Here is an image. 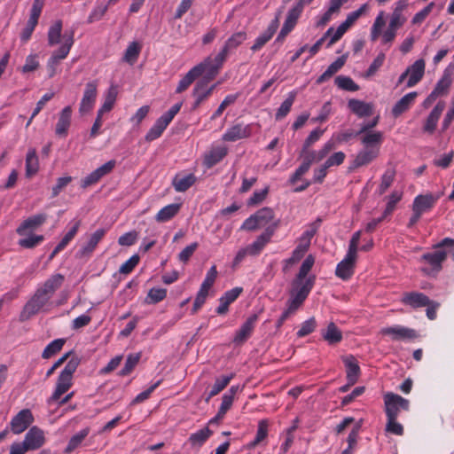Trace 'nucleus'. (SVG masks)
Here are the masks:
<instances>
[{
  "instance_id": "nucleus-1",
  "label": "nucleus",
  "mask_w": 454,
  "mask_h": 454,
  "mask_svg": "<svg viewBox=\"0 0 454 454\" xmlns=\"http://www.w3.org/2000/svg\"><path fill=\"white\" fill-rule=\"evenodd\" d=\"M406 8V0H399L395 3L386 29H383L386 25L385 12H379L370 29L371 41L375 42L380 38L382 45L390 47L397 35L398 29L407 21V17L404 14Z\"/></svg>"
},
{
  "instance_id": "nucleus-2",
  "label": "nucleus",
  "mask_w": 454,
  "mask_h": 454,
  "mask_svg": "<svg viewBox=\"0 0 454 454\" xmlns=\"http://www.w3.org/2000/svg\"><path fill=\"white\" fill-rule=\"evenodd\" d=\"M62 20H57L50 26L48 29L47 40L49 46H55L60 43L61 37L63 39L62 45L58 50L54 51L48 59L47 66L50 69H51V74L50 76L54 74L56 66L59 63V61L65 59L67 57L74 43V31L72 30L69 33L67 32L62 36Z\"/></svg>"
},
{
  "instance_id": "nucleus-3",
  "label": "nucleus",
  "mask_w": 454,
  "mask_h": 454,
  "mask_svg": "<svg viewBox=\"0 0 454 454\" xmlns=\"http://www.w3.org/2000/svg\"><path fill=\"white\" fill-rule=\"evenodd\" d=\"M314 263L315 257L312 254H309L302 262L297 275L293 280L291 291L308 297L316 281V277L309 274Z\"/></svg>"
},
{
  "instance_id": "nucleus-4",
  "label": "nucleus",
  "mask_w": 454,
  "mask_h": 454,
  "mask_svg": "<svg viewBox=\"0 0 454 454\" xmlns=\"http://www.w3.org/2000/svg\"><path fill=\"white\" fill-rule=\"evenodd\" d=\"M78 365L79 360L77 358H72L67 362L58 378L55 390L49 402H57L72 387L73 375Z\"/></svg>"
},
{
  "instance_id": "nucleus-5",
  "label": "nucleus",
  "mask_w": 454,
  "mask_h": 454,
  "mask_svg": "<svg viewBox=\"0 0 454 454\" xmlns=\"http://www.w3.org/2000/svg\"><path fill=\"white\" fill-rule=\"evenodd\" d=\"M50 300L40 289L36 288L34 294L24 305L20 314V321H27L41 310H43Z\"/></svg>"
},
{
  "instance_id": "nucleus-6",
  "label": "nucleus",
  "mask_w": 454,
  "mask_h": 454,
  "mask_svg": "<svg viewBox=\"0 0 454 454\" xmlns=\"http://www.w3.org/2000/svg\"><path fill=\"white\" fill-rule=\"evenodd\" d=\"M383 398L387 418H397L401 411L409 410V400L397 394L387 392L384 395Z\"/></svg>"
},
{
  "instance_id": "nucleus-7",
  "label": "nucleus",
  "mask_w": 454,
  "mask_h": 454,
  "mask_svg": "<svg viewBox=\"0 0 454 454\" xmlns=\"http://www.w3.org/2000/svg\"><path fill=\"white\" fill-rule=\"evenodd\" d=\"M274 218V212L270 207H262L250 215L241 225V229L254 231L268 224Z\"/></svg>"
},
{
  "instance_id": "nucleus-8",
  "label": "nucleus",
  "mask_w": 454,
  "mask_h": 454,
  "mask_svg": "<svg viewBox=\"0 0 454 454\" xmlns=\"http://www.w3.org/2000/svg\"><path fill=\"white\" fill-rule=\"evenodd\" d=\"M225 59L226 57L218 52V54L214 59L207 57L195 67H199L200 71L198 72L200 75L205 74L203 78L214 79L223 67Z\"/></svg>"
},
{
  "instance_id": "nucleus-9",
  "label": "nucleus",
  "mask_w": 454,
  "mask_h": 454,
  "mask_svg": "<svg viewBox=\"0 0 454 454\" xmlns=\"http://www.w3.org/2000/svg\"><path fill=\"white\" fill-rule=\"evenodd\" d=\"M279 225V220L273 223L270 226H268L265 231L260 234L254 241L247 245L250 251V256L259 255L264 247L269 244L273 237L275 231Z\"/></svg>"
},
{
  "instance_id": "nucleus-10",
  "label": "nucleus",
  "mask_w": 454,
  "mask_h": 454,
  "mask_svg": "<svg viewBox=\"0 0 454 454\" xmlns=\"http://www.w3.org/2000/svg\"><path fill=\"white\" fill-rule=\"evenodd\" d=\"M98 82L90 81L86 83L79 106V113L85 114L94 107L98 95Z\"/></svg>"
},
{
  "instance_id": "nucleus-11",
  "label": "nucleus",
  "mask_w": 454,
  "mask_h": 454,
  "mask_svg": "<svg viewBox=\"0 0 454 454\" xmlns=\"http://www.w3.org/2000/svg\"><path fill=\"white\" fill-rule=\"evenodd\" d=\"M356 259V254L347 251L344 258L336 266L335 275L342 280H348L354 274Z\"/></svg>"
},
{
  "instance_id": "nucleus-12",
  "label": "nucleus",
  "mask_w": 454,
  "mask_h": 454,
  "mask_svg": "<svg viewBox=\"0 0 454 454\" xmlns=\"http://www.w3.org/2000/svg\"><path fill=\"white\" fill-rule=\"evenodd\" d=\"M380 333L388 336L393 341L411 340L416 337V332L413 329L399 325L383 327Z\"/></svg>"
},
{
  "instance_id": "nucleus-13",
  "label": "nucleus",
  "mask_w": 454,
  "mask_h": 454,
  "mask_svg": "<svg viewBox=\"0 0 454 454\" xmlns=\"http://www.w3.org/2000/svg\"><path fill=\"white\" fill-rule=\"evenodd\" d=\"M34 421L30 410L23 409L19 411L11 420V430L15 434L23 433Z\"/></svg>"
},
{
  "instance_id": "nucleus-14",
  "label": "nucleus",
  "mask_w": 454,
  "mask_h": 454,
  "mask_svg": "<svg viewBox=\"0 0 454 454\" xmlns=\"http://www.w3.org/2000/svg\"><path fill=\"white\" fill-rule=\"evenodd\" d=\"M257 319H258V317L256 314L251 315L240 325V327L239 328V330H237V332L235 333V335L232 339V342L236 346L242 345L251 337Z\"/></svg>"
},
{
  "instance_id": "nucleus-15",
  "label": "nucleus",
  "mask_w": 454,
  "mask_h": 454,
  "mask_svg": "<svg viewBox=\"0 0 454 454\" xmlns=\"http://www.w3.org/2000/svg\"><path fill=\"white\" fill-rule=\"evenodd\" d=\"M115 165L116 161L114 160H108L86 176L82 180L81 186L86 188L97 184L103 176L109 174L114 168Z\"/></svg>"
},
{
  "instance_id": "nucleus-16",
  "label": "nucleus",
  "mask_w": 454,
  "mask_h": 454,
  "mask_svg": "<svg viewBox=\"0 0 454 454\" xmlns=\"http://www.w3.org/2000/svg\"><path fill=\"white\" fill-rule=\"evenodd\" d=\"M47 219V215L44 213H39L34 215L29 216L25 219L20 226L17 228L16 231L20 236L27 235L29 232L36 230L42 224L45 223Z\"/></svg>"
},
{
  "instance_id": "nucleus-17",
  "label": "nucleus",
  "mask_w": 454,
  "mask_h": 454,
  "mask_svg": "<svg viewBox=\"0 0 454 454\" xmlns=\"http://www.w3.org/2000/svg\"><path fill=\"white\" fill-rule=\"evenodd\" d=\"M252 129L250 125L238 123L227 129L223 135L222 139L227 142H234L250 137Z\"/></svg>"
},
{
  "instance_id": "nucleus-18",
  "label": "nucleus",
  "mask_w": 454,
  "mask_h": 454,
  "mask_svg": "<svg viewBox=\"0 0 454 454\" xmlns=\"http://www.w3.org/2000/svg\"><path fill=\"white\" fill-rule=\"evenodd\" d=\"M72 107L65 106L58 115V121L55 127V134L60 137H66L71 126Z\"/></svg>"
},
{
  "instance_id": "nucleus-19",
  "label": "nucleus",
  "mask_w": 454,
  "mask_h": 454,
  "mask_svg": "<svg viewBox=\"0 0 454 454\" xmlns=\"http://www.w3.org/2000/svg\"><path fill=\"white\" fill-rule=\"evenodd\" d=\"M106 233V229L99 228L91 233L88 240L81 247L78 251L80 256H90L96 249L98 243L103 239Z\"/></svg>"
},
{
  "instance_id": "nucleus-20",
  "label": "nucleus",
  "mask_w": 454,
  "mask_h": 454,
  "mask_svg": "<svg viewBox=\"0 0 454 454\" xmlns=\"http://www.w3.org/2000/svg\"><path fill=\"white\" fill-rule=\"evenodd\" d=\"M279 25L278 16L269 24L267 29L260 34L251 46V51L255 52L261 50L274 35Z\"/></svg>"
},
{
  "instance_id": "nucleus-21",
  "label": "nucleus",
  "mask_w": 454,
  "mask_h": 454,
  "mask_svg": "<svg viewBox=\"0 0 454 454\" xmlns=\"http://www.w3.org/2000/svg\"><path fill=\"white\" fill-rule=\"evenodd\" d=\"M29 450L40 449L45 442L44 433L37 427H32L25 435L24 441Z\"/></svg>"
},
{
  "instance_id": "nucleus-22",
  "label": "nucleus",
  "mask_w": 454,
  "mask_h": 454,
  "mask_svg": "<svg viewBox=\"0 0 454 454\" xmlns=\"http://www.w3.org/2000/svg\"><path fill=\"white\" fill-rule=\"evenodd\" d=\"M65 281L64 275L60 273L52 274L43 283L38 285L40 289L48 298L51 299L54 293L61 287Z\"/></svg>"
},
{
  "instance_id": "nucleus-23",
  "label": "nucleus",
  "mask_w": 454,
  "mask_h": 454,
  "mask_svg": "<svg viewBox=\"0 0 454 454\" xmlns=\"http://www.w3.org/2000/svg\"><path fill=\"white\" fill-rule=\"evenodd\" d=\"M348 107L357 117L364 118L372 114L374 105L372 102L351 98L348 101Z\"/></svg>"
},
{
  "instance_id": "nucleus-24",
  "label": "nucleus",
  "mask_w": 454,
  "mask_h": 454,
  "mask_svg": "<svg viewBox=\"0 0 454 454\" xmlns=\"http://www.w3.org/2000/svg\"><path fill=\"white\" fill-rule=\"evenodd\" d=\"M426 63L422 59H417L412 65L407 67L410 77L407 80L406 87L411 88L417 85L425 74Z\"/></svg>"
},
{
  "instance_id": "nucleus-25",
  "label": "nucleus",
  "mask_w": 454,
  "mask_h": 454,
  "mask_svg": "<svg viewBox=\"0 0 454 454\" xmlns=\"http://www.w3.org/2000/svg\"><path fill=\"white\" fill-rule=\"evenodd\" d=\"M438 197L434 196L431 193L425 195H418L415 197L412 203V211L418 212L421 215L429 211L436 203Z\"/></svg>"
},
{
  "instance_id": "nucleus-26",
  "label": "nucleus",
  "mask_w": 454,
  "mask_h": 454,
  "mask_svg": "<svg viewBox=\"0 0 454 454\" xmlns=\"http://www.w3.org/2000/svg\"><path fill=\"white\" fill-rule=\"evenodd\" d=\"M379 148L361 149L351 163V168H357L371 163L379 155Z\"/></svg>"
},
{
  "instance_id": "nucleus-27",
  "label": "nucleus",
  "mask_w": 454,
  "mask_h": 454,
  "mask_svg": "<svg viewBox=\"0 0 454 454\" xmlns=\"http://www.w3.org/2000/svg\"><path fill=\"white\" fill-rule=\"evenodd\" d=\"M348 2V0H330L327 10L317 19V26L324 27L326 25L334 15L340 12L342 5Z\"/></svg>"
},
{
  "instance_id": "nucleus-28",
  "label": "nucleus",
  "mask_w": 454,
  "mask_h": 454,
  "mask_svg": "<svg viewBox=\"0 0 454 454\" xmlns=\"http://www.w3.org/2000/svg\"><path fill=\"white\" fill-rule=\"evenodd\" d=\"M342 361L346 367L347 380L349 385H354L360 375V367L357 360L352 355L342 356Z\"/></svg>"
},
{
  "instance_id": "nucleus-29",
  "label": "nucleus",
  "mask_w": 454,
  "mask_h": 454,
  "mask_svg": "<svg viewBox=\"0 0 454 454\" xmlns=\"http://www.w3.org/2000/svg\"><path fill=\"white\" fill-rule=\"evenodd\" d=\"M418 97V93L416 91H411L405 94L392 107V115L395 118H397L402 114L408 111L411 106L414 104L416 98Z\"/></svg>"
},
{
  "instance_id": "nucleus-30",
  "label": "nucleus",
  "mask_w": 454,
  "mask_h": 454,
  "mask_svg": "<svg viewBox=\"0 0 454 454\" xmlns=\"http://www.w3.org/2000/svg\"><path fill=\"white\" fill-rule=\"evenodd\" d=\"M402 302L411 308L417 309L431 304L430 299L422 293L410 292L403 294Z\"/></svg>"
},
{
  "instance_id": "nucleus-31",
  "label": "nucleus",
  "mask_w": 454,
  "mask_h": 454,
  "mask_svg": "<svg viewBox=\"0 0 454 454\" xmlns=\"http://www.w3.org/2000/svg\"><path fill=\"white\" fill-rule=\"evenodd\" d=\"M444 106V103L441 101L433 108L424 124L423 130L425 132L432 134L435 130Z\"/></svg>"
},
{
  "instance_id": "nucleus-32",
  "label": "nucleus",
  "mask_w": 454,
  "mask_h": 454,
  "mask_svg": "<svg viewBox=\"0 0 454 454\" xmlns=\"http://www.w3.org/2000/svg\"><path fill=\"white\" fill-rule=\"evenodd\" d=\"M322 220L320 218H317L316 221L309 223L306 226L305 231L301 235V237L298 239V245L301 246L302 247L309 250L311 243L312 238L316 235L317 232Z\"/></svg>"
},
{
  "instance_id": "nucleus-33",
  "label": "nucleus",
  "mask_w": 454,
  "mask_h": 454,
  "mask_svg": "<svg viewBox=\"0 0 454 454\" xmlns=\"http://www.w3.org/2000/svg\"><path fill=\"white\" fill-rule=\"evenodd\" d=\"M336 147V143L333 137L326 141L318 151L307 152L306 158L312 162H318L325 159L329 153Z\"/></svg>"
},
{
  "instance_id": "nucleus-34",
  "label": "nucleus",
  "mask_w": 454,
  "mask_h": 454,
  "mask_svg": "<svg viewBox=\"0 0 454 454\" xmlns=\"http://www.w3.org/2000/svg\"><path fill=\"white\" fill-rule=\"evenodd\" d=\"M228 153V149L224 145L213 147L204 158V164L207 168H212L220 162Z\"/></svg>"
},
{
  "instance_id": "nucleus-35",
  "label": "nucleus",
  "mask_w": 454,
  "mask_h": 454,
  "mask_svg": "<svg viewBox=\"0 0 454 454\" xmlns=\"http://www.w3.org/2000/svg\"><path fill=\"white\" fill-rule=\"evenodd\" d=\"M360 136V141L364 147L379 148L383 142V133L381 131H365Z\"/></svg>"
},
{
  "instance_id": "nucleus-36",
  "label": "nucleus",
  "mask_w": 454,
  "mask_h": 454,
  "mask_svg": "<svg viewBox=\"0 0 454 454\" xmlns=\"http://www.w3.org/2000/svg\"><path fill=\"white\" fill-rule=\"evenodd\" d=\"M452 83L451 74L449 70H444L442 77L436 82L434 90L431 91L436 98L446 96L449 93Z\"/></svg>"
},
{
  "instance_id": "nucleus-37",
  "label": "nucleus",
  "mask_w": 454,
  "mask_h": 454,
  "mask_svg": "<svg viewBox=\"0 0 454 454\" xmlns=\"http://www.w3.org/2000/svg\"><path fill=\"white\" fill-rule=\"evenodd\" d=\"M195 181L196 176L192 173L186 175L176 174L172 180V185L176 192H184L192 186Z\"/></svg>"
},
{
  "instance_id": "nucleus-38",
  "label": "nucleus",
  "mask_w": 454,
  "mask_h": 454,
  "mask_svg": "<svg viewBox=\"0 0 454 454\" xmlns=\"http://www.w3.org/2000/svg\"><path fill=\"white\" fill-rule=\"evenodd\" d=\"M321 336L329 345H334L342 340V333L333 322H330L325 329L321 330Z\"/></svg>"
},
{
  "instance_id": "nucleus-39",
  "label": "nucleus",
  "mask_w": 454,
  "mask_h": 454,
  "mask_svg": "<svg viewBox=\"0 0 454 454\" xmlns=\"http://www.w3.org/2000/svg\"><path fill=\"white\" fill-rule=\"evenodd\" d=\"M247 35L245 31L234 33L227 39V41L225 42L224 45L223 46L222 50L219 52L227 58L229 51L239 47L243 42L247 40Z\"/></svg>"
},
{
  "instance_id": "nucleus-40",
  "label": "nucleus",
  "mask_w": 454,
  "mask_h": 454,
  "mask_svg": "<svg viewBox=\"0 0 454 454\" xmlns=\"http://www.w3.org/2000/svg\"><path fill=\"white\" fill-rule=\"evenodd\" d=\"M169 122H168L163 117H159L154 124L151 127L148 132L145 136V139L147 142H152L159 138L163 131L167 129Z\"/></svg>"
},
{
  "instance_id": "nucleus-41",
  "label": "nucleus",
  "mask_w": 454,
  "mask_h": 454,
  "mask_svg": "<svg viewBox=\"0 0 454 454\" xmlns=\"http://www.w3.org/2000/svg\"><path fill=\"white\" fill-rule=\"evenodd\" d=\"M181 207V204L172 203L163 207L155 215L158 223H166L175 217Z\"/></svg>"
},
{
  "instance_id": "nucleus-42",
  "label": "nucleus",
  "mask_w": 454,
  "mask_h": 454,
  "mask_svg": "<svg viewBox=\"0 0 454 454\" xmlns=\"http://www.w3.org/2000/svg\"><path fill=\"white\" fill-rule=\"evenodd\" d=\"M346 57L341 56L337 58L333 63H331L326 70L317 78V83H323L334 74H336L345 64Z\"/></svg>"
},
{
  "instance_id": "nucleus-43",
  "label": "nucleus",
  "mask_w": 454,
  "mask_h": 454,
  "mask_svg": "<svg viewBox=\"0 0 454 454\" xmlns=\"http://www.w3.org/2000/svg\"><path fill=\"white\" fill-rule=\"evenodd\" d=\"M39 169V160L35 148H30L26 155V176L31 177Z\"/></svg>"
},
{
  "instance_id": "nucleus-44",
  "label": "nucleus",
  "mask_w": 454,
  "mask_h": 454,
  "mask_svg": "<svg viewBox=\"0 0 454 454\" xmlns=\"http://www.w3.org/2000/svg\"><path fill=\"white\" fill-rule=\"evenodd\" d=\"M192 96L194 97L195 100L192 108L195 110L210 96L208 94V90H206V82L199 81L196 83L192 90Z\"/></svg>"
},
{
  "instance_id": "nucleus-45",
  "label": "nucleus",
  "mask_w": 454,
  "mask_h": 454,
  "mask_svg": "<svg viewBox=\"0 0 454 454\" xmlns=\"http://www.w3.org/2000/svg\"><path fill=\"white\" fill-rule=\"evenodd\" d=\"M297 92L295 90H292L287 94L286 98L281 103L280 106L278 108L276 112V120H281L288 114L295 100Z\"/></svg>"
},
{
  "instance_id": "nucleus-46",
  "label": "nucleus",
  "mask_w": 454,
  "mask_h": 454,
  "mask_svg": "<svg viewBox=\"0 0 454 454\" xmlns=\"http://www.w3.org/2000/svg\"><path fill=\"white\" fill-rule=\"evenodd\" d=\"M212 431L205 427L194 433H192L189 436V443L192 447H200L204 444V442L211 436Z\"/></svg>"
},
{
  "instance_id": "nucleus-47",
  "label": "nucleus",
  "mask_w": 454,
  "mask_h": 454,
  "mask_svg": "<svg viewBox=\"0 0 454 454\" xmlns=\"http://www.w3.org/2000/svg\"><path fill=\"white\" fill-rule=\"evenodd\" d=\"M233 376V373H231L229 375H223L222 377L216 378L211 390L206 398V402H208L213 396L216 395L222 390H223L232 380Z\"/></svg>"
},
{
  "instance_id": "nucleus-48",
  "label": "nucleus",
  "mask_w": 454,
  "mask_h": 454,
  "mask_svg": "<svg viewBox=\"0 0 454 454\" xmlns=\"http://www.w3.org/2000/svg\"><path fill=\"white\" fill-rule=\"evenodd\" d=\"M81 220L79 219H73L68 223V231L66 232V234L63 236L61 240L59 241V247H66L70 241L75 237L77 234L80 226H81Z\"/></svg>"
},
{
  "instance_id": "nucleus-49",
  "label": "nucleus",
  "mask_w": 454,
  "mask_h": 454,
  "mask_svg": "<svg viewBox=\"0 0 454 454\" xmlns=\"http://www.w3.org/2000/svg\"><path fill=\"white\" fill-rule=\"evenodd\" d=\"M199 67H193L178 82L177 87L176 89V93H181L184 91L193 82L194 80L200 76L199 74Z\"/></svg>"
},
{
  "instance_id": "nucleus-50",
  "label": "nucleus",
  "mask_w": 454,
  "mask_h": 454,
  "mask_svg": "<svg viewBox=\"0 0 454 454\" xmlns=\"http://www.w3.org/2000/svg\"><path fill=\"white\" fill-rule=\"evenodd\" d=\"M89 433H90V428L89 427H85V428L80 430L74 435H73L70 438V440H69V442H68V443H67L64 452L66 454H69L72 451H74L77 447L80 446V444L87 437Z\"/></svg>"
},
{
  "instance_id": "nucleus-51",
  "label": "nucleus",
  "mask_w": 454,
  "mask_h": 454,
  "mask_svg": "<svg viewBox=\"0 0 454 454\" xmlns=\"http://www.w3.org/2000/svg\"><path fill=\"white\" fill-rule=\"evenodd\" d=\"M395 169L394 168H387L381 176L380 184L378 187V192L382 195L391 186L395 180Z\"/></svg>"
},
{
  "instance_id": "nucleus-52",
  "label": "nucleus",
  "mask_w": 454,
  "mask_h": 454,
  "mask_svg": "<svg viewBox=\"0 0 454 454\" xmlns=\"http://www.w3.org/2000/svg\"><path fill=\"white\" fill-rule=\"evenodd\" d=\"M141 46L139 43L137 42H132L125 50L122 60L129 63V65H134L139 56Z\"/></svg>"
},
{
  "instance_id": "nucleus-53",
  "label": "nucleus",
  "mask_w": 454,
  "mask_h": 454,
  "mask_svg": "<svg viewBox=\"0 0 454 454\" xmlns=\"http://www.w3.org/2000/svg\"><path fill=\"white\" fill-rule=\"evenodd\" d=\"M66 342V340L63 338L55 339L51 341L43 349L42 353V357L44 359H48L60 351Z\"/></svg>"
},
{
  "instance_id": "nucleus-54",
  "label": "nucleus",
  "mask_w": 454,
  "mask_h": 454,
  "mask_svg": "<svg viewBox=\"0 0 454 454\" xmlns=\"http://www.w3.org/2000/svg\"><path fill=\"white\" fill-rule=\"evenodd\" d=\"M116 97V89L114 86L110 87L105 95V101L98 111L104 114L110 112L115 104Z\"/></svg>"
},
{
  "instance_id": "nucleus-55",
  "label": "nucleus",
  "mask_w": 454,
  "mask_h": 454,
  "mask_svg": "<svg viewBox=\"0 0 454 454\" xmlns=\"http://www.w3.org/2000/svg\"><path fill=\"white\" fill-rule=\"evenodd\" d=\"M334 82L338 88L343 90L354 92L359 90V86L349 76L339 75Z\"/></svg>"
},
{
  "instance_id": "nucleus-56",
  "label": "nucleus",
  "mask_w": 454,
  "mask_h": 454,
  "mask_svg": "<svg viewBox=\"0 0 454 454\" xmlns=\"http://www.w3.org/2000/svg\"><path fill=\"white\" fill-rule=\"evenodd\" d=\"M43 235L29 233L27 237L19 239L18 244L23 248H34L43 241Z\"/></svg>"
},
{
  "instance_id": "nucleus-57",
  "label": "nucleus",
  "mask_w": 454,
  "mask_h": 454,
  "mask_svg": "<svg viewBox=\"0 0 454 454\" xmlns=\"http://www.w3.org/2000/svg\"><path fill=\"white\" fill-rule=\"evenodd\" d=\"M369 9L368 4H362L357 10L349 12L346 20L342 22L343 25L349 28L363 14Z\"/></svg>"
},
{
  "instance_id": "nucleus-58",
  "label": "nucleus",
  "mask_w": 454,
  "mask_h": 454,
  "mask_svg": "<svg viewBox=\"0 0 454 454\" xmlns=\"http://www.w3.org/2000/svg\"><path fill=\"white\" fill-rule=\"evenodd\" d=\"M140 356V353L129 354L126 358L123 368L120 371V375H129L138 364Z\"/></svg>"
},
{
  "instance_id": "nucleus-59",
  "label": "nucleus",
  "mask_w": 454,
  "mask_h": 454,
  "mask_svg": "<svg viewBox=\"0 0 454 454\" xmlns=\"http://www.w3.org/2000/svg\"><path fill=\"white\" fill-rule=\"evenodd\" d=\"M325 131V129H321L319 128L313 129L303 143L301 153L305 154L309 152V148L320 139Z\"/></svg>"
},
{
  "instance_id": "nucleus-60",
  "label": "nucleus",
  "mask_w": 454,
  "mask_h": 454,
  "mask_svg": "<svg viewBox=\"0 0 454 454\" xmlns=\"http://www.w3.org/2000/svg\"><path fill=\"white\" fill-rule=\"evenodd\" d=\"M402 197L403 192L400 191H393L391 192L387 198V203L383 212V217H386L394 211L395 205L402 200Z\"/></svg>"
},
{
  "instance_id": "nucleus-61",
  "label": "nucleus",
  "mask_w": 454,
  "mask_h": 454,
  "mask_svg": "<svg viewBox=\"0 0 454 454\" xmlns=\"http://www.w3.org/2000/svg\"><path fill=\"white\" fill-rule=\"evenodd\" d=\"M306 298L307 296L305 295L291 291L286 309L294 313L302 305Z\"/></svg>"
},
{
  "instance_id": "nucleus-62",
  "label": "nucleus",
  "mask_w": 454,
  "mask_h": 454,
  "mask_svg": "<svg viewBox=\"0 0 454 454\" xmlns=\"http://www.w3.org/2000/svg\"><path fill=\"white\" fill-rule=\"evenodd\" d=\"M167 296V290L164 288H151L147 294V303H158L164 300Z\"/></svg>"
},
{
  "instance_id": "nucleus-63",
  "label": "nucleus",
  "mask_w": 454,
  "mask_h": 454,
  "mask_svg": "<svg viewBox=\"0 0 454 454\" xmlns=\"http://www.w3.org/2000/svg\"><path fill=\"white\" fill-rule=\"evenodd\" d=\"M386 56L383 52H380L377 55V57L373 59L369 68L364 74L365 78H369L375 74V73L380 69V67L383 65L385 61Z\"/></svg>"
},
{
  "instance_id": "nucleus-64",
  "label": "nucleus",
  "mask_w": 454,
  "mask_h": 454,
  "mask_svg": "<svg viewBox=\"0 0 454 454\" xmlns=\"http://www.w3.org/2000/svg\"><path fill=\"white\" fill-rule=\"evenodd\" d=\"M346 159V154L343 152H336L333 153L331 156H329L324 164L327 168L332 167H338L341 165Z\"/></svg>"
}]
</instances>
